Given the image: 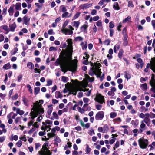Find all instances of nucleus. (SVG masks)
<instances>
[{
    "label": "nucleus",
    "mask_w": 155,
    "mask_h": 155,
    "mask_svg": "<svg viewBox=\"0 0 155 155\" xmlns=\"http://www.w3.org/2000/svg\"><path fill=\"white\" fill-rule=\"evenodd\" d=\"M66 41L68 43L67 52L64 54L61 60H57L55 63L56 66L60 65L62 71L64 73L68 70L73 72L76 71L78 61L76 59L71 60L73 51L72 39H68Z\"/></svg>",
    "instance_id": "obj_1"
},
{
    "label": "nucleus",
    "mask_w": 155,
    "mask_h": 155,
    "mask_svg": "<svg viewBox=\"0 0 155 155\" xmlns=\"http://www.w3.org/2000/svg\"><path fill=\"white\" fill-rule=\"evenodd\" d=\"M43 103L42 100H40L39 102L37 101L34 104L33 107L32 108L33 110L31 111L30 113L32 120L37 117L38 115H41L44 113V109L41 105Z\"/></svg>",
    "instance_id": "obj_2"
},
{
    "label": "nucleus",
    "mask_w": 155,
    "mask_h": 155,
    "mask_svg": "<svg viewBox=\"0 0 155 155\" xmlns=\"http://www.w3.org/2000/svg\"><path fill=\"white\" fill-rule=\"evenodd\" d=\"M69 90L70 92L74 95H76L77 91H78L87 92L85 94L87 96H89L91 93V90L89 91L88 89L85 87L84 84L81 83L76 84L74 86L71 87L69 88Z\"/></svg>",
    "instance_id": "obj_3"
},
{
    "label": "nucleus",
    "mask_w": 155,
    "mask_h": 155,
    "mask_svg": "<svg viewBox=\"0 0 155 155\" xmlns=\"http://www.w3.org/2000/svg\"><path fill=\"white\" fill-rule=\"evenodd\" d=\"M48 142H45L42 147V149L38 151V154L40 155H51V154L50 151L47 148Z\"/></svg>",
    "instance_id": "obj_4"
},
{
    "label": "nucleus",
    "mask_w": 155,
    "mask_h": 155,
    "mask_svg": "<svg viewBox=\"0 0 155 155\" xmlns=\"http://www.w3.org/2000/svg\"><path fill=\"white\" fill-rule=\"evenodd\" d=\"M101 66L100 63L95 64L93 66L92 71L94 74L97 76V77H100L101 72L100 69Z\"/></svg>",
    "instance_id": "obj_5"
},
{
    "label": "nucleus",
    "mask_w": 155,
    "mask_h": 155,
    "mask_svg": "<svg viewBox=\"0 0 155 155\" xmlns=\"http://www.w3.org/2000/svg\"><path fill=\"white\" fill-rule=\"evenodd\" d=\"M138 142L140 147L142 149L146 148L148 145V140L143 137L140 138L138 140Z\"/></svg>",
    "instance_id": "obj_6"
},
{
    "label": "nucleus",
    "mask_w": 155,
    "mask_h": 155,
    "mask_svg": "<svg viewBox=\"0 0 155 155\" xmlns=\"http://www.w3.org/2000/svg\"><path fill=\"white\" fill-rule=\"evenodd\" d=\"M68 28H62L61 31L63 34L66 35H71L73 33V31L74 30L71 25H69L68 26Z\"/></svg>",
    "instance_id": "obj_7"
},
{
    "label": "nucleus",
    "mask_w": 155,
    "mask_h": 155,
    "mask_svg": "<svg viewBox=\"0 0 155 155\" xmlns=\"http://www.w3.org/2000/svg\"><path fill=\"white\" fill-rule=\"evenodd\" d=\"M151 80L150 81V84L152 87L151 91L153 93H155V75L154 74L152 75Z\"/></svg>",
    "instance_id": "obj_8"
},
{
    "label": "nucleus",
    "mask_w": 155,
    "mask_h": 155,
    "mask_svg": "<svg viewBox=\"0 0 155 155\" xmlns=\"http://www.w3.org/2000/svg\"><path fill=\"white\" fill-rule=\"evenodd\" d=\"M95 99L96 101L99 102L101 104H102L103 103H104V97L102 96L100 94H97L96 98Z\"/></svg>",
    "instance_id": "obj_9"
},
{
    "label": "nucleus",
    "mask_w": 155,
    "mask_h": 155,
    "mask_svg": "<svg viewBox=\"0 0 155 155\" xmlns=\"http://www.w3.org/2000/svg\"><path fill=\"white\" fill-rule=\"evenodd\" d=\"M98 131L102 133H106L109 130V127L107 124H105L103 127H99L97 129Z\"/></svg>",
    "instance_id": "obj_10"
},
{
    "label": "nucleus",
    "mask_w": 155,
    "mask_h": 155,
    "mask_svg": "<svg viewBox=\"0 0 155 155\" xmlns=\"http://www.w3.org/2000/svg\"><path fill=\"white\" fill-rule=\"evenodd\" d=\"M104 116V114L103 111H99L96 114L95 118L96 120H100L103 118Z\"/></svg>",
    "instance_id": "obj_11"
},
{
    "label": "nucleus",
    "mask_w": 155,
    "mask_h": 155,
    "mask_svg": "<svg viewBox=\"0 0 155 155\" xmlns=\"http://www.w3.org/2000/svg\"><path fill=\"white\" fill-rule=\"evenodd\" d=\"M146 67L147 68H150L155 72V60L152 59L150 64L148 63L147 64Z\"/></svg>",
    "instance_id": "obj_12"
},
{
    "label": "nucleus",
    "mask_w": 155,
    "mask_h": 155,
    "mask_svg": "<svg viewBox=\"0 0 155 155\" xmlns=\"http://www.w3.org/2000/svg\"><path fill=\"white\" fill-rule=\"evenodd\" d=\"M145 115L146 117H144L143 120L142 121L145 123L147 125L149 126L150 124V120L149 118L150 116L149 115V113H146Z\"/></svg>",
    "instance_id": "obj_13"
},
{
    "label": "nucleus",
    "mask_w": 155,
    "mask_h": 155,
    "mask_svg": "<svg viewBox=\"0 0 155 155\" xmlns=\"http://www.w3.org/2000/svg\"><path fill=\"white\" fill-rule=\"evenodd\" d=\"M42 124L43 125L41 128L42 130H44L45 131V130H47V132H48L51 129L50 127H51V126L45 125L44 122H42Z\"/></svg>",
    "instance_id": "obj_14"
},
{
    "label": "nucleus",
    "mask_w": 155,
    "mask_h": 155,
    "mask_svg": "<svg viewBox=\"0 0 155 155\" xmlns=\"http://www.w3.org/2000/svg\"><path fill=\"white\" fill-rule=\"evenodd\" d=\"M23 18L24 23L27 25H29L30 18L26 16H25Z\"/></svg>",
    "instance_id": "obj_15"
},
{
    "label": "nucleus",
    "mask_w": 155,
    "mask_h": 155,
    "mask_svg": "<svg viewBox=\"0 0 155 155\" xmlns=\"http://www.w3.org/2000/svg\"><path fill=\"white\" fill-rule=\"evenodd\" d=\"M80 45L81 46L82 49L83 50H86L87 47V41L81 42Z\"/></svg>",
    "instance_id": "obj_16"
},
{
    "label": "nucleus",
    "mask_w": 155,
    "mask_h": 155,
    "mask_svg": "<svg viewBox=\"0 0 155 155\" xmlns=\"http://www.w3.org/2000/svg\"><path fill=\"white\" fill-rule=\"evenodd\" d=\"M91 6V5L90 4L86 3L81 5L79 6V8L81 9H85Z\"/></svg>",
    "instance_id": "obj_17"
},
{
    "label": "nucleus",
    "mask_w": 155,
    "mask_h": 155,
    "mask_svg": "<svg viewBox=\"0 0 155 155\" xmlns=\"http://www.w3.org/2000/svg\"><path fill=\"white\" fill-rule=\"evenodd\" d=\"M53 110V107L50 106H48V110L47 111V114L46 117L48 118H50V115L52 113Z\"/></svg>",
    "instance_id": "obj_18"
},
{
    "label": "nucleus",
    "mask_w": 155,
    "mask_h": 155,
    "mask_svg": "<svg viewBox=\"0 0 155 155\" xmlns=\"http://www.w3.org/2000/svg\"><path fill=\"white\" fill-rule=\"evenodd\" d=\"M88 27V23L86 21L85 22V24L81 27V31L83 32H86V31L87 28Z\"/></svg>",
    "instance_id": "obj_19"
},
{
    "label": "nucleus",
    "mask_w": 155,
    "mask_h": 155,
    "mask_svg": "<svg viewBox=\"0 0 155 155\" xmlns=\"http://www.w3.org/2000/svg\"><path fill=\"white\" fill-rule=\"evenodd\" d=\"M15 7V5L13 4L9 8L8 10V12L10 16H12L13 15L14 12V8Z\"/></svg>",
    "instance_id": "obj_20"
},
{
    "label": "nucleus",
    "mask_w": 155,
    "mask_h": 155,
    "mask_svg": "<svg viewBox=\"0 0 155 155\" xmlns=\"http://www.w3.org/2000/svg\"><path fill=\"white\" fill-rule=\"evenodd\" d=\"M17 114L14 113L13 112H11L9 113L7 116V118H12L13 119H15L17 116Z\"/></svg>",
    "instance_id": "obj_21"
},
{
    "label": "nucleus",
    "mask_w": 155,
    "mask_h": 155,
    "mask_svg": "<svg viewBox=\"0 0 155 155\" xmlns=\"http://www.w3.org/2000/svg\"><path fill=\"white\" fill-rule=\"evenodd\" d=\"M80 125L83 127H85L86 128H88L90 125V123H87L85 124H84V122L82 120H81L80 121Z\"/></svg>",
    "instance_id": "obj_22"
},
{
    "label": "nucleus",
    "mask_w": 155,
    "mask_h": 155,
    "mask_svg": "<svg viewBox=\"0 0 155 155\" xmlns=\"http://www.w3.org/2000/svg\"><path fill=\"white\" fill-rule=\"evenodd\" d=\"M15 9L17 11L21 10V4L20 2H18L15 5Z\"/></svg>",
    "instance_id": "obj_23"
},
{
    "label": "nucleus",
    "mask_w": 155,
    "mask_h": 155,
    "mask_svg": "<svg viewBox=\"0 0 155 155\" xmlns=\"http://www.w3.org/2000/svg\"><path fill=\"white\" fill-rule=\"evenodd\" d=\"M16 25L15 23H13L9 25V29L10 31L12 32L14 31Z\"/></svg>",
    "instance_id": "obj_24"
},
{
    "label": "nucleus",
    "mask_w": 155,
    "mask_h": 155,
    "mask_svg": "<svg viewBox=\"0 0 155 155\" xmlns=\"http://www.w3.org/2000/svg\"><path fill=\"white\" fill-rule=\"evenodd\" d=\"M131 18L130 16H128L126 18L124 19L123 21V23H125L127 22L129 23L131 22Z\"/></svg>",
    "instance_id": "obj_25"
},
{
    "label": "nucleus",
    "mask_w": 155,
    "mask_h": 155,
    "mask_svg": "<svg viewBox=\"0 0 155 155\" xmlns=\"http://www.w3.org/2000/svg\"><path fill=\"white\" fill-rule=\"evenodd\" d=\"M1 27L5 31V34H7L9 32V29L7 25H4L1 26Z\"/></svg>",
    "instance_id": "obj_26"
},
{
    "label": "nucleus",
    "mask_w": 155,
    "mask_h": 155,
    "mask_svg": "<svg viewBox=\"0 0 155 155\" xmlns=\"http://www.w3.org/2000/svg\"><path fill=\"white\" fill-rule=\"evenodd\" d=\"M55 93V97L57 98H61L63 97L62 94L59 91H56Z\"/></svg>",
    "instance_id": "obj_27"
},
{
    "label": "nucleus",
    "mask_w": 155,
    "mask_h": 155,
    "mask_svg": "<svg viewBox=\"0 0 155 155\" xmlns=\"http://www.w3.org/2000/svg\"><path fill=\"white\" fill-rule=\"evenodd\" d=\"M80 24V22L79 21H74L72 23V25L75 28H78Z\"/></svg>",
    "instance_id": "obj_28"
},
{
    "label": "nucleus",
    "mask_w": 155,
    "mask_h": 155,
    "mask_svg": "<svg viewBox=\"0 0 155 155\" xmlns=\"http://www.w3.org/2000/svg\"><path fill=\"white\" fill-rule=\"evenodd\" d=\"M140 87L141 89L143 91H146L147 88V85L146 83L141 84Z\"/></svg>",
    "instance_id": "obj_29"
},
{
    "label": "nucleus",
    "mask_w": 155,
    "mask_h": 155,
    "mask_svg": "<svg viewBox=\"0 0 155 155\" xmlns=\"http://www.w3.org/2000/svg\"><path fill=\"white\" fill-rule=\"evenodd\" d=\"M27 67L30 69H33L34 68V64L31 62H28L27 64Z\"/></svg>",
    "instance_id": "obj_30"
},
{
    "label": "nucleus",
    "mask_w": 155,
    "mask_h": 155,
    "mask_svg": "<svg viewBox=\"0 0 155 155\" xmlns=\"http://www.w3.org/2000/svg\"><path fill=\"white\" fill-rule=\"evenodd\" d=\"M113 8L115 10H118L120 9L119 5L117 2H115L113 5Z\"/></svg>",
    "instance_id": "obj_31"
},
{
    "label": "nucleus",
    "mask_w": 155,
    "mask_h": 155,
    "mask_svg": "<svg viewBox=\"0 0 155 155\" xmlns=\"http://www.w3.org/2000/svg\"><path fill=\"white\" fill-rule=\"evenodd\" d=\"M11 65L9 63H8L5 64L3 67V68L4 70H7L10 68Z\"/></svg>",
    "instance_id": "obj_32"
},
{
    "label": "nucleus",
    "mask_w": 155,
    "mask_h": 155,
    "mask_svg": "<svg viewBox=\"0 0 155 155\" xmlns=\"http://www.w3.org/2000/svg\"><path fill=\"white\" fill-rule=\"evenodd\" d=\"M81 14V12H77L74 15V17H73L72 20H75L77 19L80 16V15Z\"/></svg>",
    "instance_id": "obj_33"
},
{
    "label": "nucleus",
    "mask_w": 155,
    "mask_h": 155,
    "mask_svg": "<svg viewBox=\"0 0 155 155\" xmlns=\"http://www.w3.org/2000/svg\"><path fill=\"white\" fill-rule=\"evenodd\" d=\"M45 123V125L47 126H51L52 124V121L49 120H46L45 122H44Z\"/></svg>",
    "instance_id": "obj_34"
},
{
    "label": "nucleus",
    "mask_w": 155,
    "mask_h": 155,
    "mask_svg": "<svg viewBox=\"0 0 155 155\" xmlns=\"http://www.w3.org/2000/svg\"><path fill=\"white\" fill-rule=\"evenodd\" d=\"M137 61L140 64V66L142 68L143 65V62L142 60L140 58H138L137 59Z\"/></svg>",
    "instance_id": "obj_35"
},
{
    "label": "nucleus",
    "mask_w": 155,
    "mask_h": 155,
    "mask_svg": "<svg viewBox=\"0 0 155 155\" xmlns=\"http://www.w3.org/2000/svg\"><path fill=\"white\" fill-rule=\"evenodd\" d=\"M131 123L135 126H137L138 125V120L137 119L135 120H132Z\"/></svg>",
    "instance_id": "obj_36"
},
{
    "label": "nucleus",
    "mask_w": 155,
    "mask_h": 155,
    "mask_svg": "<svg viewBox=\"0 0 155 155\" xmlns=\"http://www.w3.org/2000/svg\"><path fill=\"white\" fill-rule=\"evenodd\" d=\"M83 40V38L82 37L80 36L76 37L74 39V40L76 41H81Z\"/></svg>",
    "instance_id": "obj_37"
},
{
    "label": "nucleus",
    "mask_w": 155,
    "mask_h": 155,
    "mask_svg": "<svg viewBox=\"0 0 155 155\" xmlns=\"http://www.w3.org/2000/svg\"><path fill=\"white\" fill-rule=\"evenodd\" d=\"M54 140L58 143H60L61 141L60 138L57 136L54 137Z\"/></svg>",
    "instance_id": "obj_38"
},
{
    "label": "nucleus",
    "mask_w": 155,
    "mask_h": 155,
    "mask_svg": "<svg viewBox=\"0 0 155 155\" xmlns=\"http://www.w3.org/2000/svg\"><path fill=\"white\" fill-rule=\"evenodd\" d=\"M120 48V46L118 45H116L114 48V51L115 53H116L117 52V51L119 50Z\"/></svg>",
    "instance_id": "obj_39"
},
{
    "label": "nucleus",
    "mask_w": 155,
    "mask_h": 155,
    "mask_svg": "<svg viewBox=\"0 0 155 155\" xmlns=\"http://www.w3.org/2000/svg\"><path fill=\"white\" fill-rule=\"evenodd\" d=\"M88 134L90 136H92L93 134H95L94 131L92 128H91L88 132Z\"/></svg>",
    "instance_id": "obj_40"
},
{
    "label": "nucleus",
    "mask_w": 155,
    "mask_h": 155,
    "mask_svg": "<svg viewBox=\"0 0 155 155\" xmlns=\"http://www.w3.org/2000/svg\"><path fill=\"white\" fill-rule=\"evenodd\" d=\"M22 100L24 104L26 106H27L28 105V100L25 97H22Z\"/></svg>",
    "instance_id": "obj_41"
},
{
    "label": "nucleus",
    "mask_w": 155,
    "mask_h": 155,
    "mask_svg": "<svg viewBox=\"0 0 155 155\" xmlns=\"http://www.w3.org/2000/svg\"><path fill=\"white\" fill-rule=\"evenodd\" d=\"M16 113L20 115H22L24 114V112L23 110H20L19 109H17Z\"/></svg>",
    "instance_id": "obj_42"
},
{
    "label": "nucleus",
    "mask_w": 155,
    "mask_h": 155,
    "mask_svg": "<svg viewBox=\"0 0 155 155\" xmlns=\"http://www.w3.org/2000/svg\"><path fill=\"white\" fill-rule=\"evenodd\" d=\"M123 54V51L122 49H121L120 50L118 53V57L120 59H121L122 56Z\"/></svg>",
    "instance_id": "obj_43"
},
{
    "label": "nucleus",
    "mask_w": 155,
    "mask_h": 155,
    "mask_svg": "<svg viewBox=\"0 0 155 155\" xmlns=\"http://www.w3.org/2000/svg\"><path fill=\"white\" fill-rule=\"evenodd\" d=\"M11 137L12 138L10 139L12 141L13 140H14L15 141H17L18 140V137L17 135L13 136L12 135L11 136Z\"/></svg>",
    "instance_id": "obj_44"
},
{
    "label": "nucleus",
    "mask_w": 155,
    "mask_h": 155,
    "mask_svg": "<svg viewBox=\"0 0 155 155\" xmlns=\"http://www.w3.org/2000/svg\"><path fill=\"white\" fill-rule=\"evenodd\" d=\"M40 88L39 87H35L34 88V94L35 95H37L40 91Z\"/></svg>",
    "instance_id": "obj_45"
},
{
    "label": "nucleus",
    "mask_w": 155,
    "mask_h": 155,
    "mask_svg": "<svg viewBox=\"0 0 155 155\" xmlns=\"http://www.w3.org/2000/svg\"><path fill=\"white\" fill-rule=\"evenodd\" d=\"M91 151V148L89 147L88 146V145L87 144L86 149V151H85L86 152V154H87L89 153H90V152Z\"/></svg>",
    "instance_id": "obj_46"
},
{
    "label": "nucleus",
    "mask_w": 155,
    "mask_h": 155,
    "mask_svg": "<svg viewBox=\"0 0 155 155\" xmlns=\"http://www.w3.org/2000/svg\"><path fill=\"white\" fill-rule=\"evenodd\" d=\"M125 74V77L127 79H130V75L128 73H127V72H124Z\"/></svg>",
    "instance_id": "obj_47"
},
{
    "label": "nucleus",
    "mask_w": 155,
    "mask_h": 155,
    "mask_svg": "<svg viewBox=\"0 0 155 155\" xmlns=\"http://www.w3.org/2000/svg\"><path fill=\"white\" fill-rule=\"evenodd\" d=\"M26 87L28 89V91L31 94H33V91L31 89V86L30 85L28 84L27 85Z\"/></svg>",
    "instance_id": "obj_48"
},
{
    "label": "nucleus",
    "mask_w": 155,
    "mask_h": 155,
    "mask_svg": "<svg viewBox=\"0 0 155 155\" xmlns=\"http://www.w3.org/2000/svg\"><path fill=\"white\" fill-rule=\"evenodd\" d=\"M61 48L68 49V46L65 43H62L60 45Z\"/></svg>",
    "instance_id": "obj_49"
},
{
    "label": "nucleus",
    "mask_w": 155,
    "mask_h": 155,
    "mask_svg": "<svg viewBox=\"0 0 155 155\" xmlns=\"http://www.w3.org/2000/svg\"><path fill=\"white\" fill-rule=\"evenodd\" d=\"M21 121V118L19 117H17L15 120L14 122L16 124L20 122Z\"/></svg>",
    "instance_id": "obj_50"
},
{
    "label": "nucleus",
    "mask_w": 155,
    "mask_h": 155,
    "mask_svg": "<svg viewBox=\"0 0 155 155\" xmlns=\"http://www.w3.org/2000/svg\"><path fill=\"white\" fill-rule=\"evenodd\" d=\"M18 49L17 48H14L13 51H12L11 52V54L12 55L15 54L18 51Z\"/></svg>",
    "instance_id": "obj_51"
},
{
    "label": "nucleus",
    "mask_w": 155,
    "mask_h": 155,
    "mask_svg": "<svg viewBox=\"0 0 155 155\" xmlns=\"http://www.w3.org/2000/svg\"><path fill=\"white\" fill-rule=\"evenodd\" d=\"M61 79L64 82H66L68 81V78L66 77L62 76Z\"/></svg>",
    "instance_id": "obj_52"
},
{
    "label": "nucleus",
    "mask_w": 155,
    "mask_h": 155,
    "mask_svg": "<svg viewBox=\"0 0 155 155\" xmlns=\"http://www.w3.org/2000/svg\"><path fill=\"white\" fill-rule=\"evenodd\" d=\"M16 144L18 147H20L22 145V141L21 140H19L16 143Z\"/></svg>",
    "instance_id": "obj_53"
},
{
    "label": "nucleus",
    "mask_w": 155,
    "mask_h": 155,
    "mask_svg": "<svg viewBox=\"0 0 155 155\" xmlns=\"http://www.w3.org/2000/svg\"><path fill=\"white\" fill-rule=\"evenodd\" d=\"M52 81L50 79H48L47 80V86H49L52 84Z\"/></svg>",
    "instance_id": "obj_54"
},
{
    "label": "nucleus",
    "mask_w": 155,
    "mask_h": 155,
    "mask_svg": "<svg viewBox=\"0 0 155 155\" xmlns=\"http://www.w3.org/2000/svg\"><path fill=\"white\" fill-rule=\"evenodd\" d=\"M69 21L66 20L62 26V28H65V27L67 25Z\"/></svg>",
    "instance_id": "obj_55"
},
{
    "label": "nucleus",
    "mask_w": 155,
    "mask_h": 155,
    "mask_svg": "<svg viewBox=\"0 0 155 155\" xmlns=\"http://www.w3.org/2000/svg\"><path fill=\"white\" fill-rule=\"evenodd\" d=\"M110 117L111 118H114L117 115V114L116 113L114 112H111L110 114Z\"/></svg>",
    "instance_id": "obj_56"
},
{
    "label": "nucleus",
    "mask_w": 155,
    "mask_h": 155,
    "mask_svg": "<svg viewBox=\"0 0 155 155\" xmlns=\"http://www.w3.org/2000/svg\"><path fill=\"white\" fill-rule=\"evenodd\" d=\"M35 5L36 7L38 8H41L43 6V4H40L38 3H36Z\"/></svg>",
    "instance_id": "obj_57"
},
{
    "label": "nucleus",
    "mask_w": 155,
    "mask_h": 155,
    "mask_svg": "<svg viewBox=\"0 0 155 155\" xmlns=\"http://www.w3.org/2000/svg\"><path fill=\"white\" fill-rule=\"evenodd\" d=\"M18 97V93H16L15 95L12 97V99L13 100H15L17 99Z\"/></svg>",
    "instance_id": "obj_58"
},
{
    "label": "nucleus",
    "mask_w": 155,
    "mask_h": 155,
    "mask_svg": "<svg viewBox=\"0 0 155 155\" xmlns=\"http://www.w3.org/2000/svg\"><path fill=\"white\" fill-rule=\"evenodd\" d=\"M64 12V13L62 14V17L63 18L64 17H68V12Z\"/></svg>",
    "instance_id": "obj_59"
},
{
    "label": "nucleus",
    "mask_w": 155,
    "mask_h": 155,
    "mask_svg": "<svg viewBox=\"0 0 155 155\" xmlns=\"http://www.w3.org/2000/svg\"><path fill=\"white\" fill-rule=\"evenodd\" d=\"M33 126L34 128L35 127L38 128L39 127V124L38 123V122H35L34 124L33 125Z\"/></svg>",
    "instance_id": "obj_60"
},
{
    "label": "nucleus",
    "mask_w": 155,
    "mask_h": 155,
    "mask_svg": "<svg viewBox=\"0 0 155 155\" xmlns=\"http://www.w3.org/2000/svg\"><path fill=\"white\" fill-rule=\"evenodd\" d=\"M128 7H131L132 8L134 7V5L133 4V2L131 1H130L128 2V4L127 5Z\"/></svg>",
    "instance_id": "obj_61"
},
{
    "label": "nucleus",
    "mask_w": 155,
    "mask_h": 155,
    "mask_svg": "<svg viewBox=\"0 0 155 155\" xmlns=\"http://www.w3.org/2000/svg\"><path fill=\"white\" fill-rule=\"evenodd\" d=\"M110 40L109 39H107L105 41L104 43L105 45H109L110 44Z\"/></svg>",
    "instance_id": "obj_62"
},
{
    "label": "nucleus",
    "mask_w": 155,
    "mask_h": 155,
    "mask_svg": "<svg viewBox=\"0 0 155 155\" xmlns=\"http://www.w3.org/2000/svg\"><path fill=\"white\" fill-rule=\"evenodd\" d=\"M60 8L61 9V10L62 12H66L67 9L65 8V6L64 5H61L60 7Z\"/></svg>",
    "instance_id": "obj_63"
},
{
    "label": "nucleus",
    "mask_w": 155,
    "mask_h": 155,
    "mask_svg": "<svg viewBox=\"0 0 155 155\" xmlns=\"http://www.w3.org/2000/svg\"><path fill=\"white\" fill-rule=\"evenodd\" d=\"M149 115L150 116V117L151 118H155V114L154 113L150 112L149 113Z\"/></svg>",
    "instance_id": "obj_64"
}]
</instances>
